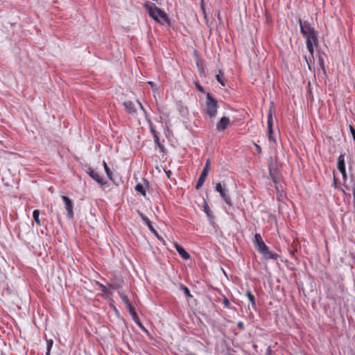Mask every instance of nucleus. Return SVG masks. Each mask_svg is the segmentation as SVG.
I'll return each mask as SVG.
<instances>
[{"instance_id": "obj_1", "label": "nucleus", "mask_w": 355, "mask_h": 355, "mask_svg": "<svg viewBox=\"0 0 355 355\" xmlns=\"http://www.w3.org/2000/svg\"><path fill=\"white\" fill-rule=\"evenodd\" d=\"M144 7L148 11L149 16L155 21L161 24H163L164 22L169 24L170 21L166 13L157 7L153 3H147Z\"/></svg>"}, {"instance_id": "obj_2", "label": "nucleus", "mask_w": 355, "mask_h": 355, "mask_svg": "<svg viewBox=\"0 0 355 355\" xmlns=\"http://www.w3.org/2000/svg\"><path fill=\"white\" fill-rule=\"evenodd\" d=\"M207 101H206V107H207V113L211 118H214L217 114L218 111V103L217 101L212 97V96L209 94H207Z\"/></svg>"}, {"instance_id": "obj_3", "label": "nucleus", "mask_w": 355, "mask_h": 355, "mask_svg": "<svg viewBox=\"0 0 355 355\" xmlns=\"http://www.w3.org/2000/svg\"><path fill=\"white\" fill-rule=\"evenodd\" d=\"M298 23L300 27V32L304 37L315 32L314 28L311 26L308 21H303L299 18Z\"/></svg>"}, {"instance_id": "obj_4", "label": "nucleus", "mask_w": 355, "mask_h": 355, "mask_svg": "<svg viewBox=\"0 0 355 355\" xmlns=\"http://www.w3.org/2000/svg\"><path fill=\"white\" fill-rule=\"evenodd\" d=\"M216 191L219 193L221 198L225 202V203L230 206H232V202L227 193V190L225 185H222L221 183L218 182L216 185Z\"/></svg>"}, {"instance_id": "obj_5", "label": "nucleus", "mask_w": 355, "mask_h": 355, "mask_svg": "<svg viewBox=\"0 0 355 355\" xmlns=\"http://www.w3.org/2000/svg\"><path fill=\"white\" fill-rule=\"evenodd\" d=\"M274 105L273 103H271V105L268 112V121H267V125H268V140L269 141L275 142L276 140L273 137V130H272V109Z\"/></svg>"}, {"instance_id": "obj_6", "label": "nucleus", "mask_w": 355, "mask_h": 355, "mask_svg": "<svg viewBox=\"0 0 355 355\" xmlns=\"http://www.w3.org/2000/svg\"><path fill=\"white\" fill-rule=\"evenodd\" d=\"M306 38V44L308 51L310 53H313V45L317 46L318 45V36H317V32L312 33L310 35H307L305 37Z\"/></svg>"}, {"instance_id": "obj_7", "label": "nucleus", "mask_w": 355, "mask_h": 355, "mask_svg": "<svg viewBox=\"0 0 355 355\" xmlns=\"http://www.w3.org/2000/svg\"><path fill=\"white\" fill-rule=\"evenodd\" d=\"M138 214L141 218V220L145 223V224L148 226L150 231L159 239L162 240V239L159 235L157 230L153 227L151 221L146 217L143 213L138 211Z\"/></svg>"}, {"instance_id": "obj_8", "label": "nucleus", "mask_w": 355, "mask_h": 355, "mask_svg": "<svg viewBox=\"0 0 355 355\" xmlns=\"http://www.w3.org/2000/svg\"><path fill=\"white\" fill-rule=\"evenodd\" d=\"M62 199L65 204V208L67 211V217L69 219H72L73 218V203L70 198L66 196H62Z\"/></svg>"}, {"instance_id": "obj_9", "label": "nucleus", "mask_w": 355, "mask_h": 355, "mask_svg": "<svg viewBox=\"0 0 355 355\" xmlns=\"http://www.w3.org/2000/svg\"><path fill=\"white\" fill-rule=\"evenodd\" d=\"M230 125V120L227 116L222 117L216 123V130L218 132L224 131Z\"/></svg>"}, {"instance_id": "obj_10", "label": "nucleus", "mask_w": 355, "mask_h": 355, "mask_svg": "<svg viewBox=\"0 0 355 355\" xmlns=\"http://www.w3.org/2000/svg\"><path fill=\"white\" fill-rule=\"evenodd\" d=\"M87 173L92 179L96 181V182H98L99 184L104 185L106 184V182L103 181V178L99 175V173L97 171H94V169L89 168Z\"/></svg>"}, {"instance_id": "obj_11", "label": "nucleus", "mask_w": 355, "mask_h": 355, "mask_svg": "<svg viewBox=\"0 0 355 355\" xmlns=\"http://www.w3.org/2000/svg\"><path fill=\"white\" fill-rule=\"evenodd\" d=\"M175 248L180 254V256L184 260H187L190 258V254L185 250V249L180 245L175 243Z\"/></svg>"}, {"instance_id": "obj_12", "label": "nucleus", "mask_w": 355, "mask_h": 355, "mask_svg": "<svg viewBox=\"0 0 355 355\" xmlns=\"http://www.w3.org/2000/svg\"><path fill=\"white\" fill-rule=\"evenodd\" d=\"M144 184L139 183L137 184L135 189V190L140 193L142 196H146V189L148 186V182L146 179H144Z\"/></svg>"}, {"instance_id": "obj_13", "label": "nucleus", "mask_w": 355, "mask_h": 355, "mask_svg": "<svg viewBox=\"0 0 355 355\" xmlns=\"http://www.w3.org/2000/svg\"><path fill=\"white\" fill-rule=\"evenodd\" d=\"M263 257L265 259H274L277 260L279 258V255L272 251H270L269 248H268V250L265 251L263 254H262Z\"/></svg>"}, {"instance_id": "obj_14", "label": "nucleus", "mask_w": 355, "mask_h": 355, "mask_svg": "<svg viewBox=\"0 0 355 355\" xmlns=\"http://www.w3.org/2000/svg\"><path fill=\"white\" fill-rule=\"evenodd\" d=\"M123 104L129 114H134L136 113L135 105L132 101H125Z\"/></svg>"}, {"instance_id": "obj_15", "label": "nucleus", "mask_w": 355, "mask_h": 355, "mask_svg": "<svg viewBox=\"0 0 355 355\" xmlns=\"http://www.w3.org/2000/svg\"><path fill=\"white\" fill-rule=\"evenodd\" d=\"M246 295L248 296V298L251 303L252 309L254 310H257L256 300L254 295L250 292V291L248 290L246 292Z\"/></svg>"}, {"instance_id": "obj_16", "label": "nucleus", "mask_w": 355, "mask_h": 355, "mask_svg": "<svg viewBox=\"0 0 355 355\" xmlns=\"http://www.w3.org/2000/svg\"><path fill=\"white\" fill-rule=\"evenodd\" d=\"M255 248L259 253L262 254L265 251L268 250V247L266 245L264 241H263L262 243H258V245L255 246Z\"/></svg>"}, {"instance_id": "obj_17", "label": "nucleus", "mask_w": 355, "mask_h": 355, "mask_svg": "<svg viewBox=\"0 0 355 355\" xmlns=\"http://www.w3.org/2000/svg\"><path fill=\"white\" fill-rule=\"evenodd\" d=\"M269 174H270V176L273 183L275 184L276 189L278 190V187H277L278 179L275 175V170H273L272 168H271L270 167L269 168Z\"/></svg>"}, {"instance_id": "obj_18", "label": "nucleus", "mask_w": 355, "mask_h": 355, "mask_svg": "<svg viewBox=\"0 0 355 355\" xmlns=\"http://www.w3.org/2000/svg\"><path fill=\"white\" fill-rule=\"evenodd\" d=\"M203 211L206 214L207 218H209V220L211 221V223L212 222V220L214 218V216L211 215V209L209 207V205H207V202H205L204 204V206H203Z\"/></svg>"}, {"instance_id": "obj_19", "label": "nucleus", "mask_w": 355, "mask_h": 355, "mask_svg": "<svg viewBox=\"0 0 355 355\" xmlns=\"http://www.w3.org/2000/svg\"><path fill=\"white\" fill-rule=\"evenodd\" d=\"M210 167H211V162L209 159H207L200 175L207 178L208 173L210 170Z\"/></svg>"}, {"instance_id": "obj_20", "label": "nucleus", "mask_w": 355, "mask_h": 355, "mask_svg": "<svg viewBox=\"0 0 355 355\" xmlns=\"http://www.w3.org/2000/svg\"><path fill=\"white\" fill-rule=\"evenodd\" d=\"M130 315L132 316V318L133 320H138L139 316L137 315V313H136L135 308L132 304H128V307H127Z\"/></svg>"}, {"instance_id": "obj_21", "label": "nucleus", "mask_w": 355, "mask_h": 355, "mask_svg": "<svg viewBox=\"0 0 355 355\" xmlns=\"http://www.w3.org/2000/svg\"><path fill=\"white\" fill-rule=\"evenodd\" d=\"M216 79L217 81L223 86L225 85L226 83V79L225 78L224 73L221 71H219V73H218L216 76Z\"/></svg>"}, {"instance_id": "obj_22", "label": "nucleus", "mask_w": 355, "mask_h": 355, "mask_svg": "<svg viewBox=\"0 0 355 355\" xmlns=\"http://www.w3.org/2000/svg\"><path fill=\"white\" fill-rule=\"evenodd\" d=\"M337 167L338 168H343V167H345V155L344 154H340L338 158V164H337Z\"/></svg>"}, {"instance_id": "obj_23", "label": "nucleus", "mask_w": 355, "mask_h": 355, "mask_svg": "<svg viewBox=\"0 0 355 355\" xmlns=\"http://www.w3.org/2000/svg\"><path fill=\"white\" fill-rule=\"evenodd\" d=\"M206 180V177L200 175L198 180V182L196 183V189H199L202 187V186L203 185L205 181Z\"/></svg>"}, {"instance_id": "obj_24", "label": "nucleus", "mask_w": 355, "mask_h": 355, "mask_svg": "<svg viewBox=\"0 0 355 355\" xmlns=\"http://www.w3.org/2000/svg\"><path fill=\"white\" fill-rule=\"evenodd\" d=\"M39 216H40V211L38 209L34 210L33 212V219L38 225H41V221L40 220Z\"/></svg>"}, {"instance_id": "obj_25", "label": "nucleus", "mask_w": 355, "mask_h": 355, "mask_svg": "<svg viewBox=\"0 0 355 355\" xmlns=\"http://www.w3.org/2000/svg\"><path fill=\"white\" fill-rule=\"evenodd\" d=\"M119 296L123 301V302L125 304L126 308L128 307V304H131L130 302L128 296L123 293L119 292Z\"/></svg>"}, {"instance_id": "obj_26", "label": "nucleus", "mask_w": 355, "mask_h": 355, "mask_svg": "<svg viewBox=\"0 0 355 355\" xmlns=\"http://www.w3.org/2000/svg\"><path fill=\"white\" fill-rule=\"evenodd\" d=\"M263 241L260 234H255L253 239V243L256 246L258 243H262Z\"/></svg>"}, {"instance_id": "obj_27", "label": "nucleus", "mask_w": 355, "mask_h": 355, "mask_svg": "<svg viewBox=\"0 0 355 355\" xmlns=\"http://www.w3.org/2000/svg\"><path fill=\"white\" fill-rule=\"evenodd\" d=\"M103 166H104L105 173L107 174V176L108 177V178L110 180H112V175L111 170L110 169V168L108 167L107 163L105 161L103 162Z\"/></svg>"}, {"instance_id": "obj_28", "label": "nucleus", "mask_w": 355, "mask_h": 355, "mask_svg": "<svg viewBox=\"0 0 355 355\" xmlns=\"http://www.w3.org/2000/svg\"><path fill=\"white\" fill-rule=\"evenodd\" d=\"M53 345V340L52 339H46V355H49L51 348Z\"/></svg>"}, {"instance_id": "obj_29", "label": "nucleus", "mask_w": 355, "mask_h": 355, "mask_svg": "<svg viewBox=\"0 0 355 355\" xmlns=\"http://www.w3.org/2000/svg\"><path fill=\"white\" fill-rule=\"evenodd\" d=\"M180 288L182 291H183L187 297H192V295L191 294L189 289L186 286L181 284Z\"/></svg>"}, {"instance_id": "obj_30", "label": "nucleus", "mask_w": 355, "mask_h": 355, "mask_svg": "<svg viewBox=\"0 0 355 355\" xmlns=\"http://www.w3.org/2000/svg\"><path fill=\"white\" fill-rule=\"evenodd\" d=\"M222 302L225 308L232 309V307L231 306L230 302L226 296H225V295L223 296Z\"/></svg>"}, {"instance_id": "obj_31", "label": "nucleus", "mask_w": 355, "mask_h": 355, "mask_svg": "<svg viewBox=\"0 0 355 355\" xmlns=\"http://www.w3.org/2000/svg\"><path fill=\"white\" fill-rule=\"evenodd\" d=\"M152 132H153V138H154V141H155V143L156 144H157V146H158V145H159V144H161L159 143V137H158V136H157V132H156L155 130H152Z\"/></svg>"}, {"instance_id": "obj_32", "label": "nucleus", "mask_w": 355, "mask_h": 355, "mask_svg": "<svg viewBox=\"0 0 355 355\" xmlns=\"http://www.w3.org/2000/svg\"><path fill=\"white\" fill-rule=\"evenodd\" d=\"M135 322V323L144 331H147V330L145 329L144 326L143 325V324L141 323V322L140 321L139 318H138V320H134Z\"/></svg>"}, {"instance_id": "obj_33", "label": "nucleus", "mask_w": 355, "mask_h": 355, "mask_svg": "<svg viewBox=\"0 0 355 355\" xmlns=\"http://www.w3.org/2000/svg\"><path fill=\"white\" fill-rule=\"evenodd\" d=\"M349 130H350V132L353 137V139L355 141V128L352 126V125H349Z\"/></svg>"}, {"instance_id": "obj_34", "label": "nucleus", "mask_w": 355, "mask_h": 355, "mask_svg": "<svg viewBox=\"0 0 355 355\" xmlns=\"http://www.w3.org/2000/svg\"><path fill=\"white\" fill-rule=\"evenodd\" d=\"M254 146L256 148V150L259 155H261L262 153L261 148L259 145L254 144Z\"/></svg>"}, {"instance_id": "obj_35", "label": "nucleus", "mask_w": 355, "mask_h": 355, "mask_svg": "<svg viewBox=\"0 0 355 355\" xmlns=\"http://www.w3.org/2000/svg\"><path fill=\"white\" fill-rule=\"evenodd\" d=\"M98 286H99L101 291L103 293H106L107 292L106 286L102 284H100V283H98Z\"/></svg>"}, {"instance_id": "obj_36", "label": "nucleus", "mask_w": 355, "mask_h": 355, "mask_svg": "<svg viewBox=\"0 0 355 355\" xmlns=\"http://www.w3.org/2000/svg\"><path fill=\"white\" fill-rule=\"evenodd\" d=\"M319 64L322 69L324 68V60L321 57H319Z\"/></svg>"}, {"instance_id": "obj_37", "label": "nucleus", "mask_w": 355, "mask_h": 355, "mask_svg": "<svg viewBox=\"0 0 355 355\" xmlns=\"http://www.w3.org/2000/svg\"><path fill=\"white\" fill-rule=\"evenodd\" d=\"M237 327L241 329H244V324H243V322H239L238 324H237Z\"/></svg>"}, {"instance_id": "obj_38", "label": "nucleus", "mask_w": 355, "mask_h": 355, "mask_svg": "<svg viewBox=\"0 0 355 355\" xmlns=\"http://www.w3.org/2000/svg\"><path fill=\"white\" fill-rule=\"evenodd\" d=\"M272 354V349L270 346L268 347L266 354L265 355H271Z\"/></svg>"}, {"instance_id": "obj_39", "label": "nucleus", "mask_w": 355, "mask_h": 355, "mask_svg": "<svg viewBox=\"0 0 355 355\" xmlns=\"http://www.w3.org/2000/svg\"><path fill=\"white\" fill-rule=\"evenodd\" d=\"M338 171L340 172V173L343 175V174H345L346 173V170H345V167H343V168H338Z\"/></svg>"}, {"instance_id": "obj_40", "label": "nucleus", "mask_w": 355, "mask_h": 355, "mask_svg": "<svg viewBox=\"0 0 355 355\" xmlns=\"http://www.w3.org/2000/svg\"><path fill=\"white\" fill-rule=\"evenodd\" d=\"M338 171L340 172V173L343 175V174H345L346 173V170H345V167H343V168H338Z\"/></svg>"}, {"instance_id": "obj_41", "label": "nucleus", "mask_w": 355, "mask_h": 355, "mask_svg": "<svg viewBox=\"0 0 355 355\" xmlns=\"http://www.w3.org/2000/svg\"><path fill=\"white\" fill-rule=\"evenodd\" d=\"M196 88H197V89H198V91H200V92H204V89H203V87H202L201 85H200L199 84H198V85H196Z\"/></svg>"}, {"instance_id": "obj_42", "label": "nucleus", "mask_w": 355, "mask_h": 355, "mask_svg": "<svg viewBox=\"0 0 355 355\" xmlns=\"http://www.w3.org/2000/svg\"><path fill=\"white\" fill-rule=\"evenodd\" d=\"M352 193H353V197L355 198V183L354 182L353 183V185L352 187Z\"/></svg>"}, {"instance_id": "obj_43", "label": "nucleus", "mask_w": 355, "mask_h": 355, "mask_svg": "<svg viewBox=\"0 0 355 355\" xmlns=\"http://www.w3.org/2000/svg\"><path fill=\"white\" fill-rule=\"evenodd\" d=\"M137 104L139 105V107L144 111V112H146L144 108V106L142 105V104L139 101H137Z\"/></svg>"}, {"instance_id": "obj_44", "label": "nucleus", "mask_w": 355, "mask_h": 355, "mask_svg": "<svg viewBox=\"0 0 355 355\" xmlns=\"http://www.w3.org/2000/svg\"><path fill=\"white\" fill-rule=\"evenodd\" d=\"M166 176L170 178H171V171H166Z\"/></svg>"}, {"instance_id": "obj_45", "label": "nucleus", "mask_w": 355, "mask_h": 355, "mask_svg": "<svg viewBox=\"0 0 355 355\" xmlns=\"http://www.w3.org/2000/svg\"><path fill=\"white\" fill-rule=\"evenodd\" d=\"M158 146L159 148L160 151L164 152V146L162 144H159V145H158Z\"/></svg>"}, {"instance_id": "obj_46", "label": "nucleus", "mask_w": 355, "mask_h": 355, "mask_svg": "<svg viewBox=\"0 0 355 355\" xmlns=\"http://www.w3.org/2000/svg\"><path fill=\"white\" fill-rule=\"evenodd\" d=\"M342 177H343V180L345 181V180L347 178V173H345V174H343Z\"/></svg>"}, {"instance_id": "obj_47", "label": "nucleus", "mask_w": 355, "mask_h": 355, "mask_svg": "<svg viewBox=\"0 0 355 355\" xmlns=\"http://www.w3.org/2000/svg\"><path fill=\"white\" fill-rule=\"evenodd\" d=\"M334 186L335 187H337V183H336V178H334Z\"/></svg>"}, {"instance_id": "obj_48", "label": "nucleus", "mask_w": 355, "mask_h": 355, "mask_svg": "<svg viewBox=\"0 0 355 355\" xmlns=\"http://www.w3.org/2000/svg\"><path fill=\"white\" fill-rule=\"evenodd\" d=\"M343 193H344V194H345L347 197H349H349L351 196L350 193H345V191H343Z\"/></svg>"}, {"instance_id": "obj_49", "label": "nucleus", "mask_w": 355, "mask_h": 355, "mask_svg": "<svg viewBox=\"0 0 355 355\" xmlns=\"http://www.w3.org/2000/svg\"><path fill=\"white\" fill-rule=\"evenodd\" d=\"M344 187L346 189H349V186L346 185V184H344Z\"/></svg>"}, {"instance_id": "obj_50", "label": "nucleus", "mask_w": 355, "mask_h": 355, "mask_svg": "<svg viewBox=\"0 0 355 355\" xmlns=\"http://www.w3.org/2000/svg\"><path fill=\"white\" fill-rule=\"evenodd\" d=\"M354 204H355V198H354Z\"/></svg>"}]
</instances>
